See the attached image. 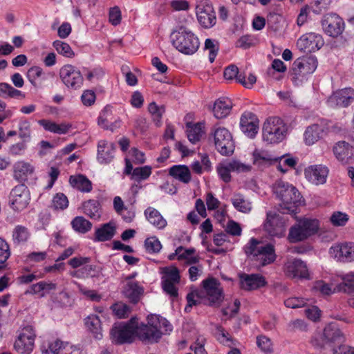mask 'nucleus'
<instances>
[{
    "label": "nucleus",
    "mask_w": 354,
    "mask_h": 354,
    "mask_svg": "<svg viewBox=\"0 0 354 354\" xmlns=\"http://www.w3.org/2000/svg\"><path fill=\"white\" fill-rule=\"evenodd\" d=\"M274 193L282 202L279 208L280 213H297V207L301 205L302 196L295 187L283 180H278L274 185Z\"/></svg>",
    "instance_id": "1"
},
{
    "label": "nucleus",
    "mask_w": 354,
    "mask_h": 354,
    "mask_svg": "<svg viewBox=\"0 0 354 354\" xmlns=\"http://www.w3.org/2000/svg\"><path fill=\"white\" fill-rule=\"evenodd\" d=\"M244 250L248 256L252 255V260L259 261L261 266L270 264L276 259L274 246L270 243L263 245L255 238L250 239Z\"/></svg>",
    "instance_id": "2"
},
{
    "label": "nucleus",
    "mask_w": 354,
    "mask_h": 354,
    "mask_svg": "<svg viewBox=\"0 0 354 354\" xmlns=\"http://www.w3.org/2000/svg\"><path fill=\"white\" fill-rule=\"evenodd\" d=\"M139 325L136 318L127 323L115 324L110 330L112 342L117 344L131 343L135 336L138 337Z\"/></svg>",
    "instance_id": "3"
},
{
    "label": "nucleus",
    "mask_w": 354,
    "mask_h": 354,
    "mask_svg": "<svg viewBox=\"0 0 354 354\" xmlns=\"http://www.w3.org/2000/svg\"><path fill=\"white\" fill-rule=\"evenodd\" d=\"M173 46L180 53L186 55L194 54L199 48V41L192 32L180 28L171 35Z\"/></svg>",
    "instance_id": "4"
},
{
    "label": "nucleus",
    "mask_w": 354,
    "mask_h": 354,
    "mask_svg": "<svg viewBox=\"0 0 354 354\" xmlns=\"http://www.w3.org/2000/svg\"><path fill=\"white\" fill-rule=\"evenodd\" d=\"M286 133L287 127L279 118H270L263 124V139L269 144L281 142Z\"/></svg>",
    "instance_id": "5"
},
{
    "label": "nucleus",
    "mask_w": 354,
    "mask_h": 354,
    "mask_svg": "<svg viewBox=\"0 0 354 354\" xmlns=\"http://www.w3.org/2000/svg\"><path fill=\"white\" fill-rule=\"evenodd\" d=\"M162 317L151 315L147 317V324L139 326L138 337L142 341L148 342H157L161 337L163 331H161Z\"/></svg>",
    "instance_id": "6"
},
{
    "label": "nucleus",
    "mask_w": 354,
    "mask_h": 354,
    "mask_svg": "<svg viewBox=\"0 0 354 354\" xmlns=\"http://www.w3.org/2000/svg\"><path fill=\"white\" fill-rule=\"evenodd\" d=\"M321 339L319 340L317 338H314L312 340L313 345L323 348L325 344H328L333 348L334 346L333 344H341L344 341V337L336 323H330L325 326Z\"/></svg>",
    "instance_id": "7"
},
{
    "label": "nucleus",
    "mask_w": 354,
    "mask_h": 354,
    "mask_svg": "<svg viewBox=\"0 0 354 354\" xmlns=\"http://www.w3.org/2000/svg\"><path fill=\"white\" fill-rule=\"evenodd\" d=\"M214 144L223 156H230L234 150V143L231 133L225 127H215L213 130Z\"/></svg>",
    "instance_id": "8"
},
{
    "label": "nucleus",
    "mask_w": 354,
    "mask_h": 354,
    "mask_svg": "<svg viewBox=\"0 0 354 354\" xmlns=\"http://www.w3.org/2000/svg\"><path fill=\"white\" fill-rule=\"evenodd\" d=\"M30 201V194L28 188L24 184L15 186L10 192L9 204L15 212L26 209Z\"/></svg>",
    "instance_id": "9"
},
{
    "label": "nucleus",
    "mask_w": 354,
    "mask_h": 354,
    "mask_svg": "<svg viewBox=\"0 0 354 354\" xmlns=\"http://www.w3.org/2000/svg\"><path fill=\"white\" fill-rule=\"evenodd\" d=\"M317 66V60L313 55L297 58L292 64V79L295 81L299 77L313 73Z\"/></svg>",
    "instance_id": "10"
},
{
    "label": "nucleus",
    "mask_w": 354,
    "mask_h": 354,
    "mask_svg": "<svg viewBox=\"0 0 354 354\" xmlns=\"http://www.w3.org/2000/svg\"><path fill=\"white\" fill-rule=\"evenodd\" d=\"M35 337L32 326L24 327L15 340V349L21 354H30L34 347Z\"/></svg>",
    "instance_id": "11"
},
{
    "label": "nucleus",
    "mask_w": 354,
    "mask_h": 354,
    "mask_svg": "<svg viewBox=\"0 0 354 354\" xmlns=\"http://www.w3.org/2000/svg\"><path fill=\"white\" fill-rule=\"evenodd\" d=\"M203 286L209 306H219L224 299L221 283L215 278H209L203 281Z\"/></svg>",
    "instance_id": "12"
},
{
    "label": "nucleus",
    "mask_w": 354,
    "mask_h": 354,
    "mask_svg": "<svg viewBox=\"0 0 354 354\" xmlns=\"http://www.w3.org/2000/svg\"><path fill=\"white\" fill-rule=\"evenodd\" d=\"M59 76L63 83L68 88L77 89L83 83V77L80 71L70 64L61 68Z\"/></svg>",
    "instance_id": "13"
},
{
    "label": "nucleus",
    "mask_w": 354,
    "mask_h": 354,
    "mask_svg": "<svg viewBox=\"0 0 354 354\" xmlns=\"http://www.w3.org/2000/svg\"><path fill=\"white\" fill-rule=\"evenodd\" d=\"M354 101V89L344 88L337 90L328 99V104L333 108L347 107Z\"/></svg>",
    "instance_id": "14"
},
{
    "label": "nucleus",
    "mask_w": 354,
    "mask_h": 354,
    "mask_svg": "<svg viewBox=\"0 0 354 354\" xmlns=\"http://www.w3.org/2000/svg\"><path fill=\"white\" fill-rule=\"evenodd\" d=\"M322 26L324 32L329 36L336 37L341 35L344 29L343 19L336 14L330 13L324 16Z\"/></svg>",
    "instance_id": "15"
},
{
    "label": "nucleus",
    "mask_w": 354,
    "mask_h": 354,
    "mask_svg": "<svg viewBox=\"0 0 354 354\" xmlns=\"http://www.w3.org/2000/svg\"><path fill=\"white\" fill-rule=\"evenodd\" d=\"M284 269L286 274L292 279H309L306 264L301 260L297 259L288 260L285 264Z\"/></svg>",
    "instance_id": "16"
},
{
    "label": "nucleus",
    "mask_w": 354,
    "mask_h": 354,
    "mask_svg": "<svg viewBox=\"0 0 354 354\" xmlns=\"http://www.w3.org/2000/svg\"><path fill=\"white\" fill-rule=\"evenodd\" d=\"M335 158L343 165L354 162V147L345 141L337 142L333 148Z\"/></svg>",
    "instance_id": "17"
},
{
    "label": "nucleus",
    "mask_w": 354,
    "mask_h": 354,
    "mask_svg": "<svg viewBox=\"0 0 354 354\" xmlns=\"http://www.w3.org/2000/svg\"><path fill=\"white\" fill-rule=\"evenodd\" d=\"M196 9L198 21L204 28H211L216 24V15L212 4L201 3Z\"/></svg>",
    "instance_id": "18"
},
{
    "label": "nucleus",
    "mask_w": 354,
    "mask_h": 354,
    "mask_svg": "<svg viewBox=\"0 0 354 354\" xmlns=\"http://www.w3.org/2000/svg\"><path fill=\"white\" fill-rule=\"evenodd\" d=\"M241 131L249 138H254L259 130V120L252 112H245L241 117Z\"/></svg>",
    "instance_id": "19"
},
{
    "label": "nucleus",
    "mask_w": 354,
    "mask_h": 354,
    "mask_svg": "<svg viewBox=\"0 0 354 354\" xmlns=\"http://www.w3.org/2000/svg\"><path fill=\"white\" fill-rule=\"evenodd\" d=\"M250 168L248 165H244L239 161L232 160L225 165L220 164L216 169L220 178L225 183H229L231 180V171H248L250 170Z\"/></svg>",
    "instance_id": "20"
},
{
    "label": "nucleus",
    "mask_w": 354,
    "mask_h": 354,
    "mask_svg": "<svg viewBox=\"0 0 354 354\" xmlns=\"http://www.w3.org/2000/svg\"><path fill=\"white\" fill-rule=\"evenodd\" d=\"M264 229L271 236H282L284 230L279 214L274 212H268L264 223Z\"/></svg>",
    "instance_id": "21"
},
{
    "label": "nucleus",
    "mask_w": 354,
    "mask_h": 354,
    "mask_svg": "<svg viewBox=\"0 0 354 354\" xmlns=\"http://www.w3.org/2000/svg\"><path fill=\"white\" fill-rule=\"evenodd\" d=\"M239 277L240 288L245 290H253L264 286L266 284L265 278L258 274H248L241 273Z\"/></svg>",
    "instance_id": "22"
},
{
    "label": "nucleus",
    "mask_w": 354,
    "mask_h": 354,
    "mask_svg": "<svg viewBox=\"0 0 354 354\" xmlns=\"http://www.w3.org/2000/svg\"><path fill=\"white\" fill-rule=\"evenodd\" d=\"M330 254L338 261L351 262L354 261V243H344L332 246Z\"/></svg>",
    "instance_id": "23"
},
{
    "label": "nucleus",
    "mask_w": 354,
    "mask_h": 354,
    "mask_svg": "<svg viewBox=\"0 0 354 354\" xmlns=\"http://www.w3.org/2000/svg\"><path fill=\"white\" fill-rule=\"evenodd\" d=\"M122 293L130 303L137 304L144 293V288L136 281H127L123 287Z\"/></svg>",
    "instance_id": "24"
},
{
    "label": "nucleus",
    "mask_w": 354,
    "mask_h": 354,
    "mask_svg": "<svg viewBox=\"0 0 354 354\" xmlns=\"http://www.w3.org/2000/svg\"><path fill=\"white\" fill-rule=\"evenodd\" d=\"M305 176L309 181L315 185L324 184L328 174V169L323 165H315L305 170Z\"/></svg>",
    "instance_id": "25"
},
{
    "label": "nucleus",
    "mask_w": 354,
    "mask_h": 354,
    "mask_svg": "<svg viewBox=\"0 0 354 354\" xmlns=\"http://www.w3.org/2000/svg\"><path fill=\"white\" fill-rule=\"evenodd\" d=\"M115 146L113 142L100 140L97 145V160L101 164H108L114 158Z\"/></svg>",
    "instance_id": "26"
},
{
    "label": "nucleus",
    "mask_w": 354,
    "mask_h": 354,
    "mask_svg": "<svg viewBox=\"0 0 354 354\" xmlns=\"http://www.w3.org/2000/svg\"><path fill=\"white\" fill-rule=\"evenodd\" d=\"M116 233V227L112 222L104 223L96 229L94 234V241L104 242L111 240Z\"/></svg>",
    "instance_id": "27"
},
{
    "label": "nucleus",
    "mask_w": 354,
    "mask_h": 354,
    "mask_svg": "<svg viewBox=\"0 0 354 354\" xmlns=\"http://www.w3.org/2000/svg\"><path fill=\"white\" fill-rule=\"evenodd\" d=\"M324 134V128L318 124L308 127L304 132V141L307 145H312L322 138Z\"/></svg>",
    "instance_id": "28"
},
{
    "label": "nucleus",
    "mask_w": 354,
    "mask_h": 354,
    "mask_svg": "<svg viewBox=\"0 0 354 354\" xmlns=\"http://www.w3.org/2000/svg\"><path fill=\"white\" fill-rule=\"evenodd\" d=\"M83 213L91 219L99 220L102 210L100 203L95 199H90L82 203Z\"/></svg>",
    "instance_id": "29"
},
{
    "label": "nucleus",
    "mask_w": 354,
    "mask_h": 354,
    "mask_svg": "<svg viewBox=\"0 0 354 354\" xmlns=\"http://www.w3.org/2000/svg\"><path fill=\"white\" fill-rule=\"evenodd\" d=\"M169 174L183 183L191 181L192 176L189 167L186 165H174L169 169Z\"/></svg>",
    "instance_id": "30"
},
{
    "label": "nucleus",
    "mask_w": 354,
    "mask_h": 354,
    "mask_svg": "<svg viewBox=\"0 0 354 354\" xmlns=\"http://www.w3.org/2000/svg\"><path fill=\"white\" fill-rule=\"evenodd\" d=\"M232 109V102L228 99H218L213 106L212 111L217 119L225 118Z\"/></svg>",
    "instance_id": "31"
},
{
    "label": "nucleus",
    "mask_w": 354,
    "mask_h": 354,
    "mask_svg": "<svg viewBox=\"0 0 354 354\" xmlns=\"http://www.w3.org/2000/svg\"><path fill=\"white\" fill-rule=\"evenodd\" d=\"M145 215L149 222L158 229H163L167 226V221L157 209L149 207L145 209Z\"/></svg>",
    "instance_id": "32"
},
{
    "label": "nucleus",
    "mask_w": 354,
    "mask_h": 354,
    "mask_svg": "<svg viewBox=\"0 0 354 354\" xmlns=\"http://www.w3.org/2000/svg\"><path fill=\"white\" fill-rule=\"evenodd\" d=\"M33 167L28 163L24 162H18L14 167V176L20 181L24 182L28 180L29 176L33 173Z\"/></svg>",
    "instance_id": "33"
},
{
    "label": "nucleus",
    "mask_w": 354,
    "mask_h": 354,
    "mask_svg": "<svg viewBox=\"0 0 354 354\" xmlns=\"http://www.w3.org/2000/svg\"><path fill=\"white\" fill-rule=\"evenodd\" d=\"M71 185L82 192H90L92 190L91 182L84 176H71L69 179Z\"/></svg>",
    "instance_id": "34"
},
{
    "label": "nucleus",
    "mask_w": 354,
    "mask_h": 354,
    "mask_svg": "<svg viewBox=\"0 0 354 354\" xmlns=\"http://www.w3.org/2000/svg\"><path fill=\"white\" fill-rule=\"evenodd\" d=\"M111 109L105 107L98 118V124L106 130L113 131L120 127V121L115 120L114 122L110 121Z\"/></svg>",
    "instance_id": "35"
},
{
    "label": "nucleus",
    "mask_w": 354,
    "mask_h": 354,
    "mask_svg": "<svg viewBox=\"0 0 354 354\" xmlns=\"http://www.w3.org/2000/svg\"><path fill=\"white\" fill-rule=\"evenodd\" d=\"M38 122L45 130L58 134L66 133L71 127L70 124L65 123L58 124L48 120H40Z\"/></svg>",
    "instance_id": "36"
},
{
    "label": "nucleus",
    "mask_w": 354,
    "mask_h": 354,
    "mask_svg": "<svg viewBox=\"0 0 354 354\" xmlns=\"http://www.w3.org/2000/svg\"><path fill=\"white\" fill-rule=\"evenodd\" d=\"M203 127V124L200 122L193 125L190 123L187 124V136L190 142L195 144L201 140L204 133Z\"/></svg>",
    "instance_id": "37"
},
{
    "label": "nucleus",
    "mask_w": 354,
    "mask_h": 354,
    "mask_svg": "<svg viewBox=\"0 0 354 354\" xmlns=\"http://www.w3.org/2000/svg\"><path fill=\"white\" fill-rule=\"evenodd\" d=\"M86 327L94 334L95 339H101L102 334L101 333V322L98 316L91 315L85 320Z\"/></svg>",
    "instance_id": "38"
},
{
    "label": "nucleus",
    "mask_w": 354,
    "mask_h": 354,
    "mask_svg": "<svg viewBox=\"0 0 354 354\" xmlns=\"http://www.w3.org/2000/svg\"><path fill=\"white\" fill-rule=\"evenodd\" d=\"M231 201L234 208L239 212L248 213L252 209L251 203L241 194H234Z\"/></svg>",
    "instance_id": "39"
},
{
    "label": "nucleus",
    "mask_w": 354,
    "mask_h": 354,
    "mask_svg": "<svg viewBox=\"0 0 354 354\" xmlns=\"http://www.w3.org/2000/svg\"><path fill=\"white\" fill-rule=\"evenodd\" d=\"M73 229L80 234H86L92 228V223L83 216H76L71 221Z\"/></svg>",
    "instance_id": "40"
},
{
    "label": "nucleus",
    "mask_w": 354,
    "mask_h": 354,
    "mask_svg": "<svg viewBox=\"0 0 354 354\" xmlns=\"http://www.w3.org/2000/svg\"><path fill=\"white\" fill-rule=\"evenodd\" d=\"M301 227L303 228L304 232L308 237L315 234L319 229V221L317 219H310L304 218L301 219L299 222Z\"/></svg>",
    "instance_id": "41"
},
{
    "label": "nucleus",
    "mask_w": 354,
    "mask_h": 354,
    "mask_svg": "<svg viewBox=\"0 0 354 354\" xmlns=\"http://www.w3.org/2000/svg\"><path fill=\"white\" fill-rule=\"evenodd\" d=\"M215 334L217 340L222 344L229 347H232L235 345V340L223 326L217 325L216 326Z\"/></svg>",
    "instance_id": "42"
},
{
    "label": "nucleus",
    "mask_w": 354,
    "mask_h": 354,
    "mask_svg": "<svg viewBox=\"0 0 354 354\" xmlns=\"http://www.w3.org/2000/svg\"><path fill=\"white\" fill-rule=\"evenodd\" d=\"M30 235V232L26 227L18 225L12 231V240L15 243L19 244L26 242Z\"/></svg>",
    "instance_id": "43"
},
{
    "label": "nucleus",
    "mask_w": 354,
    "mask_h": 354,
    "mask_svg": "<svg viewBox=\"0 0 354 354\" xmlns=\"http://www.w3.org/2000/svg\"><path fill=\"white\" fill-rule=\"evenodd\" d=\"M0 96L3 97H10L13 98H18L19 97H24L25 95L22 94L21 91L13 88L8 83H0Z\"/></svg>",
    "instance_id": "44"
},
{
    "label": "nucleus",
    "mask_w": 354,
    "mask_h": 354,
    "mask_svg": "<svg viewBox=\"0 0 354 354\" xmlns=\"http://www.w3.org/2000/svg\"><path fill=\"white\" fill-rule=\"evenodd\" d=\"M308 236L304 232L302 227L298 223L291 227L288 234V239L291 243H296L308 239Z\"/></svg>",
    "instance_id": "45"
},
{
    "label": "nucleus",
    "mask_w": 354,
    "mask_h": 354,
    "mask_svg": "<svg viewBox=\"0 0 354 354\" xmlns=\"http://www.w3.org/2000/svg\"><path fill=\"white\" fill-rule=\"evenodd\" d=\"M151 169L150 166L136 167L133 170L131 178L137 182L145 180L151 174Z\"/></svg>",
    "instance_id": "46"
},
{
    "label": "nucleus",
    "mask_w": 354,
    "mask_h": 354,
    "mask_svg": "<svg viewBox=\"0 0 354 354\" xmlns=\"http://www.w3.org/2000/svg\"><path fill=\"white\" fill-rule=\"evenodd\" d=\"M339 283L336 286V287L332 288L330 285L325 283L323 281H316L313 287V290L315 292H319L322 295H329L335 291L338 290V286Z\"/></svg>",
    "instance_id": "47"
},
{
    "label": "nucleus",
    "mask_w": 354,
    "mask_h": 354,
    "mask_svg": "<svg viewBox=\"0 0 354 354\" xmlns=\"http://www.w3.org/2000/svg\"><path fill=\"white\" fill-rule=\"evenodd\" d=\"M101 270L102 269L97 266L90 265L78 270L72 275L77 277H81L86 274V275H90L92 277H97L100 275Z\"/></svg>",
    "instance_id": "48"
},
{
    "label": "nucleus",
    "mask_w": 354,
    "mask_h": 354,
    "mask_svg": "<svg viewBox=\"0 0 354 354\" xmlns=\"http://www.w3.org/2000/svg\"><path fill=\"white\" fill-rule=\"evenodd\" d=\"M53 45L57 53L63 56L73 57L75 55L71 46L66 42L57 40L53 42Z\"/></svg>",
    "instance_id": "49"
},
{
    "label": "nucleus",
    "mask_w": 354,
    "mask_h": 354,
    "mask_svg": "<svg viewBox=\"0 0 354 354\" xmlns=\"http://www.w3.org/2000/svg\"><path fill=\"white\" fill-rule=\"evenodd\" d=\"M67 346L68 343H64L59 339H57L55 342L50 343L48 345V348L43 351L42 354H62Z\"/></svg>",
    "instance_id": "50"
},
{
    "label": "nucleus",
    "mask_w": 354,
    "mask_h": 354,
    "mask_svg": "<svg viewBox=\"0 0 354 354\" xmlns=\"http://www.w3.org/2000/svg\"><path fill=\"white\" fill-rule=\"evenodd\" d=\"M149 111L152 115L157 126L160 124L162 114L165 112L164 106H158L155 102H151L149 105Z\"/></svg>",
    "instance_id": "51"
},
{
    "label": "nucleus",
    "mask_w": 354,
    "mask_h": 354,
    "mask_svg": "<svg viewBox=\"0 0 354 354\" xmlns=\"http://www.w3.org/2000/svg\"><path fill=\"white\" fill-rule=\"evenodd\" d=\"M19 136L23 142H26L30 140L31 129L30 123L28 120H23L19 124Z\"/></svg>",
    "instance_id": "52"
},
{
    "label": "nucleus",
    "mask_w": 354,
    "mask_h": 354,
    "mask_svg": "<svg viewBox=\"0 0 354 354\" xmlns=\"http://www.w3.org/2000/svg\"><path fill=\"white\" fill-rule=\"evenodd\" d=\"M145 247L148 252L157 253L162 248V245L156 236H151L146 239L145 241Z\"/></svg>",
    "instance_id": "53"
},
{
    "label": "nucleus",
    "mask_w": 354,
    "mask_h": 354,
    "mask_svg": "<svg viewBox=\"0 0 354 354\" xmlns=\"http://www.w3.org/2000/svg\"><path fill=\"white\" fill-rule=\"evenodd\" d=\"M338 290L348 293H354V275L347 276L338 286Z\"/></svg>",
    "instance_id": "54"
},
{
    "label": "nucleus",
    "mask_w": 354,
    "mask_h": 354,
    "mask_svg": "<svg viewBox=\"0 0 354 354\" xmlns=\"http://www.w3.org/2000/svg\"><path fill=\"white\" fill-rule=\"evenodd\" d=\"M68 205V198L64 194L58 193L53 197L52 207L55 209H64Z\"/></svg>",
    "instance_id": "55"
},
{
    "label": "nucleus",
    "mask_w": 354,
    "mask_h": 354,
    "mask_svg": "<svg viewBox=\"0 0 354 354\" xmlns=\"http://www.w3.org/2000/svg\"><path fill=\"white\" fill-rule=\"evenodd\" d=\"M257 346L266 354H270L272 353V347L271 340L266 336H259L257 338Z\"/></svg>",
    "instance_id": "56"
},
{
    "label": "nucleus",
    "mask_w": 354,
    "mask_h": 354,
    "mask_svg": "<svg viewBox=\"0 0 354 354\" xmlns=\"http://www.w3.org/2000/svg\"><path fill=\"white\" fill-rule=\"evenodd\" d=\"M162 280L169 281L171 282L179 283L180 274L177 268H165V276L162 277Z\"/></svg>",
    "instance_id": "57"
},
{
    "label": "nucleus",
    "mask_w": 354,
    "mask_h": 354,
    "mask_svg": "<svg viewBox=\"0 0 354 354\" xmlns=\"http://www.w3.org/2000/svg\"><path fill=\"white\" fill-rule=\"evenodd\" d=\"M317 37L315 33H308L301 36L297 41V45L301 49H308L311 47L313 40Z\"/></svg>",
    "instance_id": "58"
},
{
    "label": "nucleus",
    "mask_w": 354,
    "mask_h": 354,
    "mask_svg": "<svg viewBox=\"0 0 354 354\" xmlns=\"http://www.w3.org/2000/svg\"><path fill=\"white\" fill-rule=\"evenodd\" d=\"M10 256V250L8 243L0 238V264L6 263Z\"/></svg>",
    "instance_id": "59"
},
{
    "label": "nucleus",
    "mask_w": 354,
    "mask_h": 354,
    "mask_svg": "<svg viewBox=\"0 0 354 354\" xmlns=\"http://www.w3.org/2000/svg\"><path fill=\"white\" fill-rule=\"evenodd\" d=\"M286 330L289 332L305 331L307 330V325L304 320L297 319L290 322L287 325Z\"/></svg>",
    "instance_id": "60"
},
{
    "label": "nucleus",
    "mask_w": 354,
    "mask_h": 354,
    "mask_svg": "<svg viewBox=\"0 0 354 354\" xmlns=\"http://www.w3.org/2000/svg\"><path fill=\"white\" fill-rule=\"evenodd\" d=\"M284 304L290 308H302L306 304V300L300 297H290L284 301Z\"/></svg>",
    "instance_id": "61"
},
{
    "label": "nucleus",
    "mask_w": 354,
    "mask_h": 354,
    "mask_svg": "<svg viewBox=\"0 0 354 354\" xmlns=\"http://www.w3.org/2000/svg\"><path fill=\"white\" fill-rule=\"evenodd\" d=\"M239 75L238 67L234 64H231L226 67L223 73V76L225 80H232L236 79L237 82H239Z\"/></svg>",
    "instance_id": "62"
},
{
    "label": "nucleus",
    "mask_w": 354,
    "mask_h": 354,
    "mask_svg": "<svg viewBox=\"0 0 354 354\" xmlns=\"http://www.w3.org/2000/svg\"><path fill=\"white\" fill-rule=\"evenodd\" d=\"M113 310L118 318H125L130 313V308L124 304H116L113 306Z\"/></svg>",
    "instance_id": "63"
},
{
    "label": "nucleus",
    "mask_w": 354,
    "mask_h": 354,
    "mask_svg": "<svg viewBox=\"0 0 354 354\" xmlns=\"http://www.w3.org/2000/svg\"><path fill=\"white\" fill-rule=\"evenodd\" d=\"M110 23L113 26H117L121 22V11L118 6L110 9L109 16Z\"/></svg>",
    "instance_id": "64"
}]
</instances>
